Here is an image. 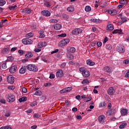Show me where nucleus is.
Segmentation results:
<instances>
[{
    "instance_id": "nucleus-1",
    "label": "nucleus",
    "mask_w": 129,
    "mask_h": 129,
    "mask_svg": "<svg viewBox=\"0 0 129 129\" xmlns=\"http://www.w3.org/2000/svg\"><path fill=\"white\" fill-rule=\"evenodd\" d=\"M26 67L29 71H32L33 72H37L38 71V67L35 64H29Z\"/></svg>"
},
{
    "instance_id": "nucleus-2",
    "label": "nucleus",
    "mask_w": 129,
    "mask_h": 129,
    "mask_svg": "<svg viewBox=\"0 0 129 129\" xmlns=\"http://www.w3.org/2000/svg\"><path fill=\"white\" fill-rule=\"evenodd\" d=\"M69 42H70V39H69V38L62 39L58 43V46L59 47H63V46L67 45Z\"/></svg>"
},
{
    "instance_id": "nucleus-3",
    "label": "nucleus",
    "mask_w": 129,
    "mask_h": 129,
    "mask_svg": "<svg viewBox=\"0 0 129 129\" xmlns=\"http://www.w3.org/2000/svg\"><path fill=\"white\" fill-rule=\"evenodd\" d=\"M7 101L8 102H14L16 100V96L12 94H8L7 96Z\"/></svg>"
},
{
    "instance_id": "nucleus-4",
    "label": "nucleus",
    "mask_w": 129,
    "mask_h": 129,
    "mask_svg": "<svg viewBox=\"0 0 129 129\" xmlns=\"http://www.w3.org/2000/svg\"><path fill=\"white\" fill-rule=\"evenodd\" d=\"M116 49L119 53L123 54L125 50L124 49V46L122 45H119L116 47Z\"/></svg>"
},
{
    "instance_id": "nucleus-5",
    "label": "nucleus",
    "mask_w": 129,
    "mask_h": 129,
    "mask_svg": "<svg viewBox=\"0 0 129 129\" xmlns=\"http://www.w3.org/2000/svg\"><path fill=\"white\" fill-rule=\"evenodd\" d=\"M22 42L24 45H30L33 43V40L29 38H24L22 39Z\"/></svg>"
},
{
    "instance_id": "nucleus-6",
    "label": "nucleus",
    "mask_w": 129,
    "mask_h": 129,
    "mask_svg": "<svg viewBox=\"0 0 129 129\" xmlns=\"http://www.w3.org/2000/svg\"><path fill=\"white\" fill-rule=\"evenodd\" d=\"M81 33H82V30L80 28H76L72 31V35H75V36H77Z\"/></svg>"
},
{
    "instance_id": "nucleus-7",
    "label": "nucleus",
    "mask_w": 129,
    "mask_h": 129,
    "mask_svg": "<svg viewBox=\"0 0 129 129\" xmlns=\"http://www.w3.org/2000/svg\"><path fill=\"white\" fill-rule=\"evenodd\" d=\"M105 116L104 115H101L98 117V120L101 124H104Z\"/></svg>"
},
{
    "instance_id": "nucleus-8",
    "label": "nucleus",
    "mask_w": 129,
    "mask_h": 129,
    "mask_svg": "<svg viewBox=\"0 0 129 129\" xmlns=\"http://www.w3.org/2000/svg\"><path fill=\"white\" fill-rule=\"evenodd\" d=\"M7 82L10 84H14V82H15V77L12 75H9L7 77Z\"/></svg>"
},
{
    "instance_id": "nucleus-9",
    "label": "nucleus",
    "mask_w": 129,
    "mask_h": 129,
    "mask_svg": "<svg viewBox=\"0 0 129 129\" xmlns=\"http://www.w3.org/2000/svg\"><path fill=\"white\" fill-rule=\"evenodd\" d=\"M27 72V66H22V67L19 70L20 74H25Z\"/></svg>"
},
{
    "instance_id": "nucleus-10",
    "label": "nucleus",
    "mask_w": 129,
    "mask_h": 129,
    "mask_svg": "<svg viewBox=\"0 0 129 129\" xmlns=\"http://www.w3.org/2000/svg\"><path fill=\"white\" fill-rule=\"evenodd\" d=\"M63 70H60L58 72H56V76L57 78H61V77H63Z\"/></svg>"
},
{
    "instance_id": "nucleus-11",
    "label": "nucleus",
    "mask_w": 129,
    "mask_h": 129,
    "mask_svg": "<svg viewBox=\"0 0 129 129\" xmlns=\"http://www.w3.org/2000/svg\"><path fill=\"white\" fill-rule=\"evenodd\" d=\"M115 92L114 88L113 87H110L107 91V93L109 95H113Z\"/></svg>"
},
{
    "instance_id": "nucleus-12",
    "label": "nucleus",
    "mask_w": 129,
    "mask_h": 129,
    "mask_svg": "<svg viewBox=\"0 0 129 129\" xmlns=\"http://www.w3.org/2000/svg\"><path fill=\"white\" fill-rule=\"evenodd\" d=\"M17 66H12L9 70L10 73H15L17 71Z\"/></svg>"
},
{
    "instance_id": "nucleus-13",
    "label": "nucleus",
    "mask_w": 129,
    "mask_h": 129,
    "mask_svg": "<svg viewBox=\"0 0 129 129\" xmlns=\"http://www.w3.org/2000/svg\"><path fill=\"white\" fill-rule=\"evenodd\" d=\"M41 14H42L43 16H45L46 17H50V16H51V13L48 11H42Z\"/></svg>"
},
{
    "instance_id": "nucleus-14",
    "label": "nucleus",
    "mask_w": 129,
    "mask_h": 129,
    "mask_svg": "<svg viewBox=\"0 0 129 129\" xmlns=\"http://www.w3.org/2000/svg\"><path fill=\"white\" fill-rule=\"evenodd\" d=\"M128 110L126 109H121L120 113L121 115L124 116V115H126L127 114Z\"/></svg>"
},
{
    "instance_id": "nucleus-15",
    "label": "nucleus",
    "mask_w": 129,
    "mask_h": 129,
    "mask_svg": "<svg viewBox=\"0 0 129 129\" xmlns=\"http://www.w3.org/2000/svg\"><path fill=\"white\" fill-rule=\"evenodd\" d=\"M83 76L86 78L89 77L90 76V73L87 70H86L85 72L83 73Z\"/></svg>"
},
{
    "instance_id": "nucleus-16",
    "label": "nucleus",
    "mask_w": 129,
    "mask_h": 129,
    "mask_svg": "<svg viewBox=\"0 0 129 129\" xmlns=\"http://www.w3.org/2000/svg\"><path fill=\"white\" fill-rule=\"evenodd\" d=\"M61 28H62V25H61V24H56L54 26V30H56L57 31L60 30L61 29Z\"/></svg>"
},
{
    "instance_id": "nucleus-17",
    "label": "nucleus",
    "mask_w": 129,
    "mask_h": 129,
    "mask_svg": "<svg viewBox=\"0 0 129 129\" xmlns=\"http://www.w3.org/2000/svg\"><path fill=\"white\" fill-rule=\"evenodd\" d=\"M87 65H89L90 66H94L95 65V62H93L91 59H89L87 60Z\"/></svg>"
},
{
    "instance_id": "nucleus-18",
    "label": "nucleus",
    "mask_w": 129,
    "mask_h": 129,
    "mask_svg": "<svg viewBox=\"0 0 129 129\" xmlns=\"http://www.w3.org/2000/svg\"><path fill=\"white\" fill-rule=\"evenodd\" d=\"M46 42H40L38 44V47L39 49L43 48V47H45L46 46Z\"/></svg>"
},
{
    "instance_id": "nucleus-19",
    "label": "nucleus",
    "mask_w": 129,
    "mask_h": 129,
    "mask_svg": "<svg viewBox=\"0 0 129 129\" xmlns=\"http://www.w3.org/2000/svg\"><path fill=\"white\" fill-rule=\"evenodd\" d=\"M122 34V30L121 29H116L112 32V34Z\"/></svg>"
},
{
    "instance_id": "nucleus-20",
    "label": "nucleus",
    "mask_w": 129,
    "mask_h": 129,
    "mask_svg": "<svg viewBox=\"0 0 129 129\" xmlns=\"http://www.w3.org/2000/svg\"><path fill=\"white\" fill-rule=\"evenodd\" d=\"M104 71L108 73H111V69L109 67H105L104 68Z\"/></svg>"
},
{
    "instance_id": "nucleus-21",
    "label": "nucleus",
    "mask_w": 129,
    "mask_h": 129,
    "mask_svg": "<svg viewBox=\"0 0 129 129\" xmlns=\"http://www.w3.org/2000/svg\"><path fill=\"white\" fill-rule=\"evenodd\" d=\"M67 56L70 60H73V59H74V56L72 53H68L67 54Z\"/></svg>"
},
{
    "instance_id": "nucleus-22",
    "label": "nucleus",
    "mask_w": 129,
    "mask_h": 129,
    "mask_svg": "<svg viewBox=\"0 0 129 129\" xmlns=\"http://www.w3.org/2000/svg\"><path fill=\"white\" fill-rule=\"evenodd\" d=\"M24 13L25 14H31L32 13V10L29 8H25L24 9Z\"/></svg>"
},
{
    "instance_id": "nucleus-23",
    "label": "nucleus",
    "mask_w": 129,
    "mask_h": 129,
    "mask_svg": "<svg viewBox=\"0 0 129 129\" xmlns=\"http://www.w3.org/2000/svg\"><path fill=\"white\" fill-rule=\"evenodd\" d=\"M25 56L26 58H32L33 57V53L31 52H28Z\"/></svg>"
},
{
    "instance_id": "nucleus-24",
    "label": "nucleus",
    "mask_w": 129,
    "mask_h": 129,
    "mask_svg": "<svg viewBox=\"0 0 129 129\" xmlns=\"http://www.w3.org/2000/svg\"><path fill=\"white\" fill-rule=\"evenodd\" d=\"M68 51L70 53H75V52L76 51V49H75V47H70Z\"/></svg>"
},
{
    "instance_id": "nucleus-25",
    "label": "nucleus",
    "mask_w": 129,
    "mask_h": 129,
    "mask_svg": "<svg viewBox=\"0 0 129 129\" xmlns=\"http://www.w3.org/2000/svg\"><path fill=\"white\" fill-rule=\"evenodd\" d=\"M9 51H10V48L7 47V48H4L2 50V52L3 53V54H7V53H9Z\"/></svg>"
},
{
    "instance_id": "nucleus-26",
    "label": "nucleus",
    "mask_w": 129,
    "mask_h": 129,
    "mask_svg": "<svg viewBox=\"0 0 129 129\" xmlns=\"http://www.w3.org/2000/svg\"><path fill=\"white\" fill-rule=\"evenodd\" d=\"M45 37V33L44 31L42 30L40 31L39 32V38H44Z\"/></svg>"
},
{
    "instance_id": "nucleus-27",
    "label": "nucleus",
    "mask_w": 129,
    "mask_h": 129,
    "mask_svg": "<svg viewBox=\"0 0 129 129\" xmlns=\"http://www.w3.org/2000/svg\"><path fill=\"white\" fill-rule=\"evenodd\" d=\"M67 11L70 12V13H73V12H74V7L72 6L69 7V8H68Z\"/></svg>"
},
{
    "instance_id": "nucleus-28",
    "label": "nucleus",
    "mask_w": 129,
    "mask_h": 129,
    "mask_svg": "<svg viewBox=\"0 0 129 129\" xmlns=\"http://www.w3.org/2000/svg\"><path fill=\"white\" fill-rule=\"evenodd\" d=\"M34 95H37V96H41V95H42V92L40 90L36 91L34 93Z\"/></svg>"
},
{
    "instance_id": "nucleus-29",
    "label": "nucleus",
    "mask_w": 129,
    "mask_h": 129,
    "mask_svg": "<svg viewBox=\"0 0 129 129\" xmlns=\"http://www.w3.org/2000/svg\"><path fill=\"white\" fill-rule=\"evenodd\" d=\"M107 28H108V30H109L110 31H112V30H113V29H114L113 25H112V24H109L107 26Z\"/></svg>"
},
{
    "instance_id": "nucleus-30",
    "label": "nucleus",
    "mask_w": 129,
    "mask_h": 129,
    "mask_svg": "<svg viewBox=\"0 0 129 129\" xmlns=\"http://www.w3.org/2000/svg\"><path fill=\"white\" fill-rule=\"evenodd\" d=\"M17 9V5H15L14 6H9V9L10 11H15Z\"/></svg>"
},
{
    "instance_id": "nucleus-31",
    "label": "nucleus",
    "mask_w": 129,
    "mask_h": 129,
    "mask_svg": "<svg viewBox=\"0 0 129 129\" xmlns=\"http://www.w3.org/2000/svg\"><path fill=\"white\" fill-rule=\"evenodd\" d=\"M50 24H55L56 23H58V20L55 19H52L49 20Z\"/></svg>"
},
{
    "instance_id": "nucleus-32",
    "label": "nucleus",
    "mask_w": 129,
    "mask_h": 129,
    "mask_svg": "<svg viewBox=\"0 0 129 129\" xmlns=\"http://www.w3.org/2000/svg\"><path fill=\"white\" fill-rule=\"evenodd\" d=\"M119 4L121 5H127V0H121L119 1Z\"/></svg>"
},
{
    "instance_id": "nucleus-33",
    "label": "nucleus",
    "mask_w": 129,
    "mask_h": 129,
    "mask_svg": "<svg viewBox=\"0 0 129 129\" xmlns=\"http://www.w3.org/2000/svg\"><path fill=\"white\" fill-rule=\"evenodd\" d=\"M6 3L5 0H0V7H4Z\"/></svg>"
},
{
    "instance_id": "nucleus-34",
    "label": "nucleus",
    "mask_w": 129,
    "mask_h": 129,
    "mask_svg": "<svg viewBox=\"0 0 129 129\" xmlns=\"http://www.w3.org/2000/svg\"><path fill=\"white\" fill-rule=\"evenodd\" d=\"M100 106L101 107H106V103L105 102H102L100 103Z\"/></svg>"
},
{
    "instance_id": "nucleus-35",
    "label": "nucleus",
    "mask_w": 129,
    "mask_h": 129,
    "mask_svg": "<svg viewBox=\"0 0 129 129\" xmlns=\"http://www.w3.org/2000/svg\"><path fill=\"white\" fill-rule=\"evenodd\" d=\"M127 125V123H122L121 125L119 126V128H124L125 127V126Z\"/></svg>"
},
{
    "instance_id": "nucleus-36",
    "label": "nucleus",
    "mask_w": 129,
    "mask_h": 129,
    "mask_svg": "<svg viewBox=\"0 0 129 129\" xmlns=\"http://www.w3.org/2000/svg\"><path fill=\"white\" fill-rule=\"evenodd\" d=\"M87 70V69L85 68H81L79 69V71H80V72H82V74L83 75V73H84Z\"/></svg>"
},
{
    "instance_id": "nucleus-37",
    "label": "nucleus",
    "mask_w": 129,
    "mask_h": 129,
    "mask_svg": "<svg viewBox=\"0 0 129 129\" xmlns=\"http://www.w3.org/2000/svg\"><path fill=\"white\" fill-rule=\"evenodd\" d=\"M106 49H108V50H111L112 47L110 44H106L105 46Z\"/></svg>"
},
{
    "instance_id": "nucleus-38",
    "label": "nucleus",
    "mask_w": 129,
    "mask_h": 129,
    "mask_svg": "<svg viewBox=\"0 0 129 129\" xmlns=\"http://www.w3.org/2000/svg\"><path fill=\"white\" fill-rule=\"evenodd\" d=\"M85 10L86 12H90V11H91V7L89 6H86L85 8Z\"/></svg>"
},
{
    "instance_id": "nucleus-39",
    "label": "nucleus",
    "mask_w": 129,
    "mask_h": 129,
    "mask_svg": "<svg viewBox=\"0 0 129 129\" xmlns=\"http://www.w3.org/2000/svg\"><path fill=\"white\" fill-rule=\"evenodd\" d=\"M66 89V92H70L71 90H72V87H69L64 88Z\"/></svg>"
},
{
    "instance_id": "nucleus-40",
    "label": "nucleus",
    "mask_w": 129,
    "mask_h": 129,
    "mask_svg": "<svg viewBox=\"0 0 129 129\" xmlns=\"http://www.w3.org/2000/svg\"><path fill=\"white\" fill-rule=\"evenodd\" d=\"M33 117L34 118H39V117H41V115L38 113H35L33 115Z\"/></svg>"
},
{
    "instance_id": "nucleus-41",
    "label": "nucleus",
    "mask_w": 129,
    "mask_h": 129,
    "mask_svg": "<svg viewBox=\"0 0 129 129\" xmlns=\"http://www.w3.org/2000/svg\"><path fill=\"white\" fill-rule=\"evenodd\" d=\"M2 67L3 69H7V62H4L2 65Z\"/></svg>"
},
{
    "instance_id": "nucleus-42",
    "label": "nucleus",
    "mask_w": 129,
    "mask_h": 129,
    "mask_svg": "<svg viewBox=\"0 0 129 129\" xmlns=\"http://www.w3.org/2000/svg\"><path fill=\"white\" fill-rule=\"evenodd\" d=\"M22 92H23V93H27V91H28V90L27 89V88L26 87H22Z\"/></svg>"
},
{
    "instance_id": "nucleus-43",
    "label": "nucleus",
    "mask_w": 129,
    "mask_h": 129,
    "mask_svg": "<svg viewBox=\"0 0 129 129\" xmlns=\"http://www.w3.org/2000/svg\"><path fill=\"white\" fill-rule=\"evenodd\" d=\"M33 36H34V34L30 33L27 34L26 37H27V38H31V37H33Z\"/></svg>"
},
{
    "instance_id": "nucleus-44",
    "label": "nucleus",
    "mask_w": 129,
    "mask_h": 129,
    "mask_svg": "<svg viewBox=\"0 0 129 129\" xmlns=\"http://www.w3.org/2000/svg\"><path fill=\"white\" fill-rule=\"evenodd\" d=\"M45 6H46V7L47 8H49V7H51V4H50V2H46L45 3Z\"/></svg>"
},
{
    "instance_id": "nucleus-45",
    "label": "nucleus",
    "mask_w": 129,
    "mask_h": 129,
    "mask_svg": "<svg viewBox=\"0 0 129 129\" xmlns=\"http://www.w3.org/2000/svg\"><path fill=\"white\" fill-rule=\"evenodd\" d=\"M117 14V11L115 10H112V16H114Z\"/></svg>"
},
{
    "instance_id": "nucleus-46",
    "label": "nucleus",
    "mask_w": 129,
    "mask_h": 129,
    "mask_svg": "<svg viewBox=\"0 0 129 129\" xmlns=\"http://www.w3.org/2000/svg\"><path fill=\"white\" fill-rule=\"evenodd\" d=\"M0 129H12V127L9 126H2L0 128Z\"/></svg>"
},
{
    "instance_id": "nucleus-47",
    "label": "nucleus",
    "mask_w": 129,
    "mask_h": 129,
    "mask_svg": "<svg viewBox=\"0 0 129 129\" xmlns=\"http://www.w3.org/2000/svg\"><path fill=\"white\" fill-rule=\"evenodd\" d=\"M88 83H89L88 80H83L82 82L83 84H88Z\"/></svg>"
},
{
    "instance_id": "nucleus-48",
    "label": "nucleus",
    "mask_w": 129,
    "mask_h": 129,
    "mask_svg": "<svg viewBox=\"0 0 129 129\" xmlns=\"http://www.w3.org/2000/svg\"><path fill=\"white\" fill-rule=\"evenodd\" d=\"M63 19H66V20H69V19H70L69 16H68L66 14H64L63 15Z\"/></svg>"
},
{
    "instance_id": "nucleus-49",
    "label": "nucleus",
    "mask_w": 129,
    "mask_h": 129,
    "mask_svg": "<svg viewBox=\"0 0 129 129\" xmlns=\"http://www.w3.org/2000/svg\"><path fill=\"white\" fill-rule=\"evenodd\" d=\"M91 21L93 22V23H98V22H99V20L96 19H92Z\"/></svg>"
},
{
    "instance_id": "nucleus-50",
    "label": "nucleus",
    "mask_w": 129,
    "mask_h": 129,
    "mask_svg": "<svg viewBox=\"0 0 129 129\" xmlns=\"http://www.w3.org/2000/svg\"><path fill=\"white\" fill-rule=\"evenodd\" d=\"M67 35L66 33H62L60 35H58V37H61V38H64V37H66Z\"/></svg>"
},
{
    "instance_id": "nucleus-51",
    "label": "nucleus",
    "mask_w": 129,
    "mask_h": 129,
    "mask_svg": "<svg viewBox=\"0 0 129 129\" xmlns=\"http://www.w3.org/2000/svg\"><path fill=\"white\" fill-rule=\"evenodd\" d=\"M18 53L20 55V56H22L24 54V50H18Z\"/></svg>"
},
{
    "instance_id": "nucleus-52",
    "label": "nucleus",
    "mask_w": 129,
    "mask_h": 129,
    "mask_svg": "<svg viewBox=\"0 0 129 129\" xmlns=\"http://www.w3.org/2000/svg\"><path fill=\"white\" fill-rule=\"evenodd\" d=\"M49 78L50 79H54V78H55V75L53 74H50L49 76Z\"/></svg>"
},
{
    "instance_id": "nucleus-53",
    "label": "nucleus",
    "mask_w": 129,
    "mask_h": 129,
    "mask_svg": "<svg viewBox=\"0 0 129 129\" xmlns=\"http://www.w3.org/2000/svg\"><path fill=\"white\" fill-rule=\"evenodd\" d=\"M37 105V102L34 101L30 104V106H36Z\"/></svg>"
},
{
    "instance_id": "nucleus-54",
    "label": "nucleus",
    "mask_w": 129,
    "mask_h": 129,
    "mask_svg": "<svg viewBox=\"0 0 129 129\" xmlns=\"http://www.w3.org/2000/svg\"><path fill=\"white\" fill-rule=\"evenodd\" d=\"M108 41V38L107 37H105L104 39L103 44H105L106 42Z\"/></svg>"
},
{
    "instance_id": "nucleus-55",
    "label": "nucleus",
    "mask_w": 129,
    "mask_h": 129,
    "mask_svg": "<svg viewBox=\"0 0 129 129\" xmlns=\"http://www.w3.org/2000/svg\"><path fill=\"white\" fill-rule=\"evenodd\" d=\"M87 100L86 101V102H88V101H90L91 99H92V97L91 96H89L88 97H87Z\"/></svg>"
},
{
    "instance_id": "nucleus-56",
    "label": "nucleus",
    "mask_w": 129,
    "mask_h": 129,
    "mask_svg": "<svg viewBox=\"0 0 129 129\" xmlns=\"http://www.w3.org/2000/svg\"><path fill=\"white\" fill-rule=\"evenodd\" d=\"M8 89H10L11 90H14V89H15V86H10L8 87Z\"/></svg>"
},
{
    "instance_id": "nucleus-57",
    "label": "nucleus",
    "mask_w": 129,
    "mask_h": 129,
    "mask_svg": "<svg viewBox=\"0 0 129 129\" xmlns=\"http://www.w3.org/2000/svg\"><path fill=\"white\" fill-rule=\"evenodd\" d=\"M5 116H7V117H9V116H11V113L10 112H6L5 114Z\"/></svg>"
},
{
    "instance_id": "nucleus-58",
    "label": "nucleus",
    "mask_w": 129,
    "mask_h": 129,
    "mask_svg": "<svg viewBox=\"0 0 129 129\" xmlns=\"http://www.w3.org/2000/svg\"><path fill=\"white\" fill-rule=\"evenodd\" d=\"M17 49H18V47H13V48H11V52H15V51H16V50H17Z\"/></svg>"
},
{
    "instance_id": "nucleus-59",
    "label": "nucleus",
    "mask_w": 129,
    "mask_h": 129,
    "mask_svg": "<svg viewBox=\"0 0 129 129\" xmlns=\"http://www.w3.org/2000/svg\"><path fill=\"white\" fill-rule=\"evenodd\" d=\"M40 51H41V49H40L39 48H36L34 50V51L36 52V53H38V52H40Z\"/></svg>"
},
{
    "instance_id": "nucleus-60",
    "label": "nucleus",
    "mask_w": 129,
    "mask_h": 129,
    "mask_svg": "<svg viewBox=\"0 0 129 129\" xmlns=\"http://www.w3.org/2000/svg\"><path fill=\"white\" fill-rule=\"evenodd\" d=\"M114 112H115V110L114 109H112L110 111V114H113V113H114Z\"/></svg>"
},
{
    "instance_id": "nucleus-61",
    "label": "nucleus",
    "mask_w": 129,
    "mask_h": 129,
    "mask_svg": "<svg viewBox=\"0 0 129 129\" xmlns=\"http://www.w3.org/2000/svg\"><path fill=\"white\" fill-rule=\"evenodd\" d=\"M128 62L129 60L128 59H125L124 60H123V63H124V64H128Z\"/></svg>"
},
{
    "instance_id": "nucleus-62",
    "label": "nucleus",
    "mask_w": 129,
    "mask_h": 129,
    "mask_svg": "<svg viewBox=\"0 0 129 129\" xmlns=\"http://www.w3.org/2000/svg\"><path fill=\"white\" fill-rule=\"evenodd\" d=\"M0 102H1V103H4V104H6V100L5 99H0Z\"/></svg>"
},
{
    "instance_id": "nucleus-63",
    "label": "nucleus",
    "mask_w": 129,
    "mask_h": 129,
    "mask_svg": "<svg viewBox=\"0 0 129 129\" xmlns=\"http://www.w3.org/2000/svg\"><path fill=\"white\" fill-rule=\"evenodd\" d=\"M60 93H61V94H62V93H66V90L65 88L62 89L61 90H60Z\"/></svg>"
},
{
    "instance_id": "nucleus-64",
    "label": "nucleus",
    "mask_w": 129,
    "mask_h": 129,
    "mask_svg": "<svg viewBox=\"0 0 129 129\" xmlns=\"http://www.w3.org/2000/svg\"><path fill=\"white\" fill-rule=\"evenodd\" d=\"M125 77H126V78H127L128 77H129V70L127 71V72L126 73L125 75Z\"/></svg>"
}]
</instances>
